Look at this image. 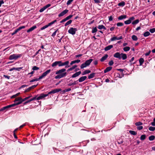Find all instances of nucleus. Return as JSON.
<instances>
[{
    "instance_id": "2",
    "label": "nucleus",
    "mask_w": 155,
    "mask_h": 155,
    "mask_svg": "<svg viewBox=\"0 0 155 155\" xmlns=\"http://www.w3.org/2000/svg\"><path fill=\"white\" fill-rule=\"evenodd\" d=\"M66 71V69L63 68L56 71L55 74L57 75L55 76V78L60 79L66 77L67 75V73L65 72Z\"/></svg>"
},
{
    "instance_id": "61",
    "label": "nucleus",
    "mask_w": 155,
    "mask_h": 155,
    "mask_svg": "<svg viewBox=\"0 0 155 155\" xmlns=\"http://www.w3.org/2000/svg\"><path fill=\"white\" fill-rule=\"evenodd\" d=\"M38 85V84H37L36 85H33V86L30 87H29L30 88V89L31 90V89H33V88L35 87Z\"/></svg>"
},
{
    "instance_id": "24",
    "label": "nucleus",
    "mask_w": 155,
    "mask_h": 155,
    "mask_svg": "<svg viewBox=\"0 0 155 155\" xmlns=\"http://www.w3.org/2000/svg\"><path fill=\"white\" fill-rule=\"evenodd\" d=\"M77 67V66L76 65H74V66H73L71 68H70L68 69L67 70L68 71H71L73 70V69Z\"/></svg>"
},
{
    "instance_id": "51",
    "label": "nucleus",
    "mask_w": 155,
    "mask_h": 155,
    "mask_svg": "<svg viewBox=\"0 0 155 155\" xmlns=\"http://www.w3.org/2000/svg\"><path fill=\"white\" fill-rule=\"evenodd\" d=\"M15 106V104H11V105H8L6 107H7V108L8 109V108H10V107H14Z\"/></svg>"
},
{
    "instance_id": "56",
    "label": "nucleus",
    "mask_w": 155,
    "mask_h": 155,
    "mask_svg": "<svg viewBox=\"0 0 155 155\" xmlns=\"http://www.w3.org/2000/svg\"><path fill=\"white\" fill-rule=\"evenodd\" d=\"M72 16H73L72 15H70L68 16L66 18H67V19H68V20L70 19H71L72 17Z\"/></svg>"
},
{
    "instance_id": "31",
    "label": "nucleus",
    "mask_w": 155,
    "mask_h": 155,
    "mask_svg": "<svg viewBox=\"0 0 155 155\" xmlns=\"http://www.w3.org/2000/svg\"><path fill=\"white\" fill-rule=\"evenodd\" d=\"M125 5V3L123 1L119 3L118 4V5L120 6L123 7Z\"/></svg>"
},
{
    "instance_id": "13",
    "label": "nucleus",
    "mask_w": 155,
    "mask_h": 155,
    "mask_svg": "<svg viewBox=\"0 0 155 155\" xmlns=\"http://www.w3.org/2000/svg\"><path fill=\"white\" fill-rule=\"evenodd\" d=\"M49 130L47 129H44L42 131V134L44 136H46L49 134Z\"/></svg>"
},
{
    "instance_id": "34",
    "label": "nucleus",
    "mask_w": 155,
    "mask_h": 155,
    "mask_svg": "<svg viewBox=\"0 0 155 155\" xmlns=\"http://www.w3.org/2000/svg\"><path fill=\"white\" fill-rule=\"evenodd\" d=\"M139 22V19H136L135 21H133L132 23V24L133 25H135L138 24Z\"/></svg>"
},
{
    "instance_id": "43",
    "label": "nucleus",
    "mask_w": 155,
    "mask_h": 155,
    "mask_svg": "<svg viewBox=\"0 0 155 155\" xmlns=\"http://www.w3.org/2000/svg\"><path fill=\"white\" fill-rule=\"evenodd\" d=\"M149 130L150 131H153L155 130V127H150L149 128Z\"/></svg>"
},
{
    "instance_id": "27",
    "label": "nucleus",
    "mask_w": 155,
    "mask_h": 155,
    "mask_svg": "<svg viewBox=\"0 0 155 155\" xmlns=\"http://www.w3.org/2000/svg\"><path fill=\"white\" fill-rule=\"evenodd\" d=\"M144 61V59L142 58H141L139 59V62L140 63V65L141 66L143 64Z\"/></svg>"
},
{
    "instance_id": "63",
    "label": "nucleus",
    "mask_w": 155,
    "mask_h": 155,
    "mask_svg": "<svg viewBox=\"0 0 155 155\" xmlns=\"http://www.w3.org/2000/svg\"><path fill=\"white\" fill-rule=\"evenodd\" d=\"M151 52V51H149L148 52H147V53H146L145 54V55L146 56H148L150 54Z\"/></svg>"
},
{
    "instance_id": "22",
    "label": "nucleus",
    "mask_w": 155,
    "mask_h": 155,
    "mask_svg": "<svg viewBox=\"0 0 155 155\" xmlns=\"http://www.w3.org/2000/svg\"><path fill=\"white\" fill-rule=\"evenodd\" d=\"M112 68L110 67H107L104 71V73H105L107 72L110 71Z\"/></svg>"
},
{
    "instance_id": "64",
    "label": "nucleus",
    "mask_w": 155,
    "mask_h": 155,
    "mask_svg": "<svg viewBox=\"0 0 155 155\" xmlns=\"http://www.w3.org/2000/svg\"><path fill=\"white\" fill-rule=\"evenodd\" d=\"M93 64L95 65H97L98 63L97 61V60H95L93 62Z\"/></svg>"
},
{
    "instance_id": "49",
    "label": "nucleus",
    "mask_w": 155,
    "mask_h": 155,
    "mask_svg": "<svg viewBox=\"0 0 155 155\" xmlns=\"http://www.w3.org/2000/svg\"><path fill=\"white\" fill-rule=\"evenodd\" d=\"M155 138V136H149V139L150 140H152Z\"/></svg>"
},
{
    "instance_id": "4",
    "label": "nucleus",
    "mask_w": 155,
    "mask_h": 155,
    "mask_svg": "<svg viewBox=\"0 0 155 155\" xmlns=\"http://www.w3.org/2000/svg\"><path fill=\"white\" fill-rule=\"evenodd\" d=\"M22 55V54H14L9 56V59L11 60H16L18 58H20Z\"/></svg>"
},
{
    "instance_id": "45",
    "label": "nucleus",
    "mask_w": 155,
    "mask_h": 155,
    "mask_svg": "<svg viewBox=\"0 0 155 155\" xmlns=\"http://www.w3.org/2000/svg\"><path fill=\"white\" fill-rule=\"evenodd\" d=\"M124 25V24L122 22H118L117 24V26H122Z\"/></svg>"
},
{
    "instance_id": "8",
    "label": "nucleus",
    "mask_w": 155,
    "mask_h": 155,
    "mask_svg": "<svg viewBox=\"0 0 155 155\" xmlns=\"http://www.w3.org/2000/svg\"><path fill=\"white\" fill-rule=\"evenodd\" d=\"M48 96V95H46V94H40V96L38 97H36V99L37 100H39L41 99H42L44 98L47 97Z\"/></svg>"
},
{
    "instance_id": "57",
    "label": "nucleus",
    "mask_w": 155,
    "mask_h": 155,
    "mask_svg": "<svg viewBox=\"0 0 155 155\" xmlns=\"http://www.w3.org/2000/svg\"><path fill=\"white\" fill-rule=\"evenodd\" d=\"M108 64L110 65H112L114 64V62L112 60H111L109 62Z\"/></svg>"
},
{
    "instance_id": "59",
    "label": "nucleus",
    "mask_w": 155,
    "mask_h": 155,
    "mask_svg": "<svg viewBox=\"0 0 155 155\" xmlns=\"http://www.w3.org/2000/svg\"><path fill=\"white\" fill-rule=\"evenodd\" d=\"M47 28H48V27L46 25L43 26L42 28H41L40 29H41V30H42L45 29Z\"/></svg>"
},
{
    "instance_id": "19",
    "label": "nucleus",
    "mask_w": 155,
    "mask_h": 155,
    "mask_svg": "<svg viewBox=\"0 0 155 155\" xmlns=\"http://www.w3.org/2000/svg\"><path fill=\"white\" fill-rule=\"evenodd\" d=\"M127 18V15H122L121 16H119L118 18V19L119 20H122L124 19H125Z\"/></svg>"
},
{
    "instance_id": "50",
    "label": "nucleus",
    "mask_w": 155,
    "mask_h": 155,
    "mask_svg": "<svg viewBox=\"0 0 155 155\" xmlns=\"http://www.w3.org/2000/svg\"><path fill=\"white\" fill-rule=\"evenodd\" d=\"M68 20L66 18V17L65 18H64L63 20H62L61 21H60V23H62L63 22H64L67 21Z\"/></svg>"
},
{
    "instance_id": "60",
    "label": "nucleus",
    "mask_w": 155,
    "mask_h": 155,
    "mask_svg": "<svg viewBox=\"0 0 155 155\" xmlns=\"http://www.w3.org/2000/svg\"><path fill=\"white\" fill-rule=\"evenodd\" d=\"M143 129V127L141 126H139L137 127V129L138 130H140Z\"/></svg>"
},
{
    "instance_id": "1",
    "label": "nucleus",
    "mask_w": 155,
    "mask_h": 155,
    "mask_svg": "<svg viewBox=\"0 0 155 155\" xmlns=\"http://www.w3.org/2000/svg\"><path fill=\"white\" fill-rule=\"evenodd\" d=\"M69 61H67L64 62H62L61 61H57L52 63L51 66L53 67H54L58 65L59 67L65 66V68H67L70 66L69 65Z\"/></svg>"
},
{
    "instance_id": "42",
    "label": "nucleus",
    "mask_w": 155,
    "mask_h": 155,
    "mask_svg": "<svg viewBox=\"0 0 155 155\" xmlns=\"http://www.w3.org/2000/svg\"><path fill=\"white\" fill-rule=\"evenodd\" d=\"M39 67H37L36 66H34L33 67L32 69L33 70V71L38 70H39Z\"/></svg>"
},
{
    "instance_id": "10",
    "label": "nucleus",
    "mask_w": 155,
    "mask_h": 155,
    "mask_svg": "<svg viewBox=\"0 0 155 155\" xmlns=\"http://www.w3.org/2000/svg\"><path fill=\"white\" fill-rule=\"evenodd\" d=\"M87 78L86 76H82L80 77L78 80L79 82L81 83L85 81Z\"/></svg>"
},
{
    "instance_id": "17",
    "label": "nucleus",
    "mask_w": 155,
    "mask_h": 155,
    "mask_svg": "<svg viewBox=\"0 0 155 155\" xmlns=\"http://www.w3.org/2000/svg\"><path fill=\"white\" fill-rule=\"evenodd\" d=\"M113 45H109L106 47L104 48V50L105 51H107L110 49L111 48H113Z\"/></svg>"
},
{
    "instance_id": "36",
    "label": "nucleus",
    "mask_w": 155,
    "mask_h": 155,
    "mask_svg": "<svg viewBox=\"0 0 155 155\" xmlns=\"http://www.w3.org/2000/svg\"><path fill=\"white\" fill-rule=\"evenodd\" d=\"M130 50V47L128 46H126L124 47L123 48V50L125 51H127Z\"/></svg>"
},
{
    "instance_id": "16",
    "label": "nucleus",
    "mask_w": 155,
    "mask_h": 155,
    "mask_svg": "<svg viewBox=\"0 0 155 155\" xmlns=\"http://www.w3.org/2000/svg\"><path fill=\"white\" fill-rule=\"evenodd\" d=\"M37 28V26L36 25H34L29 28L28 29L27 31V32H30L34 29H35V28Z\"/></svg>"
},
{
    "instance_id": "37",
    "label": "nucleus",
    "mask_w": 155,
    "mask_h": 155,
    "mask_svg": "<svg viewBox=\"0 0 155 155\" xmlns=\"http://www.w3.org/2000/svg\"><path fill=\"white\" fill-rule=\"evenodd\" d=\"M41 80V79L39 78V77L38 78H35L34 79H32V80H31V81H30V82H32L34 81H38L39 80Z\"/></svg>"
},
{
    "instance_id": "21",
    "label": "nucleus",
    "mask_w": 155,
    "mask_h": 155,
    "mask_svg": "<svg viewBox=\"0 0 155 155\" xmlns=\"http://www.w3.org/2000/svg\"><path fill=\"white\" fill-rule=\"evenodd\" d=\"M121 58H122L123 60H125L127 58V55L126 54L121 53Z\"/></svg>"
},
{
    "instance_id": "53",
    "label": "nucleus",
    "mask_w": 155,
    "mask_h": 155,
    "mask_svg": "<svg viewBox=\"0 0 155 155\" xmlns=\"http://www.w3.org/2000/svg\"><path fill=\"white\" fill-rule=\"evenodd\" d=\"M117 37H114L110 38V40L112 41H113L117 40Z\"/></svg>"
},
{
    "instance_id": "18",
    "label": "nucleus",
    "mask_w": 155,
    "mask_h": 155,
    "mask_svg": "<svg viewBox=\"0 0 155 155\" xmlns=\"http://www.w3.org/2000/svg\"><path fill=\"white\" fill-rule=\"evenodd\" d=\"M108 57V55L107 54H106L104 56L102 57L100 61L101 62H103L106 60Z\"/></svg>"
},
{
    "instance_id": "40",
    "label": "nucleus",
    "mask_w": 155,
    "mask_h": 155,
    "mask_svg": "<svg viewBox=\"0 0 155 155\" xmlns=\"http://www.w3.org/2000/svg\"><path fill=\"white\" fill-rule=\"evenodd\" d=\"M124 24L126 25H128L131 23V21L129 19L128 20L125 21L124 22Z\"/></svg>"
},
{
    "instance_id": "35",
    "label": "nucleus",
    "mask_w": 155,
    "mask_h": 155,
    "mask_svg": "<svg viewBox=\"0 0 155 155\" xmlns=\"http://www.w3.org/2000/svg\"><path fill=\"white\" fill-rule=\"evenodd\" d=\"M132 39L134 41H136L137 40L138 38L136 36L133 35L131 37Z\"/></svg>"
},
{
    "instance_id": "6",
    "label": "nucleus",
    "mask_w": 155,
    "mask_h": 155,
    "mask_svg": "<svg viewBox=\"0 0 155 155\" xmlns=\"http://www.w3.org/2000/svg\"><path fill=\"white\" fill-rule=\"evenodd\" d=\"M51 71V69L48 70L47 71L43 73L42 75L39 77V78H40L41 79H42L43 78L46 76Z\"/></svg>"
},
{
    "instance_id": "14",
    "label": "nucleus",
    "mask_w": 155,
    "mask_h": 155,
    "mask_svg": "<svg viewBox=\"0 0 155 155\" xmlns=\"http://www.w3.org/2000/svg\"><path fill=\"white\" fill-rule=\"evenodd\" d=\"M22 67H18V68H10L9 71H12L13 70H15L17 71H20L21 69H22Z\"/></svg>"
},
{
    "instance_id": "33",
    "label": "nucleus",
    "mask_w": 155,
    "mask_h": 155,
    "mask_svg": "<svg viewBox=\"0 0 155 155\" xmlns=\"http://www.w3.org/2000/svg\"><path fill=\"white\" fill-rule=\"evenodd\" d=\"M150 35V33L149 32L147 31L145 32L143 34V35L145 37H147L149 36Z\"/></svg>"
},
{
    "instance_id": "26",
    "label": "nucleus",
    "mask_w": 155,
    "mask_h": 155,
    "mask_svg": "<svg viewBox=\"0 0 155 155\" xmlns=\"http://www.w3.org/2000/svg\"><path fill=\"white\" fill-rule=\"evenodd\" d=\"M95 74V73H92L91 74L88 76V78L89 79H90L93 78L94 77Z\"/></svg>"
},
{
    "instance_id": "15",
    "label": "nucleus",
    "mask_w": 155,
    "mask_h": 155,
    "mask_svg": "<svg viewBox=\"0 0 155 155\" xmlns=\"http://www.w3.org/2000/svg\"><path fill=\"white\" fill-rule=\"evenodd\" d=\"M36 96L35 97H33L32 98H31L30 99L26 101L24 103V104H27V103H28L29 102H30L33 101L35 100H36Z\"/></svg>"
},
{
    "instance_id": "12",
    "label": "nucleus",
    "mask_w": 155,
    "mask_h": 155,
    "mask_svg": "<svg viewBox=\"0 0 155 155\" xmlns=\"http://www.w3.org/2000/svg\"><path fill=\"white\" fill-rule=\"evenodd\" d=\"M81 71L76 72L72 75L71 77L72 78H75L78 77L81 74Z\"/></svg>"
},
{
    "instance_id": "54",
    "label": "nucleus",
    "mask_w": 155,
    "mask_h": 155,
    "mask_svg": "<svg viewBox=\"0 0 155 155\" xmlns=\"http://www.w3.org/2000/svg\"><path fill=\"white\" fill-rule=\"evenodd\" d=\"M134 19H135V18L134 16L130 17L129 18V19L130 20L131 22V21H132L134 20Z\"/></svg>"
},
{
    "instance_id": "9",
    "label": "nucleus",
    "mask_w": 155,
    "mask_h": 155,
    "mask_svg": "<svg viewBox=\"0 0 155 155\" xmlns=\"http://www.w3.org/2000/svg\"><path fill=\"white\" fill-rule=\"evenodd\" d=\"M68 12V10L67 9L64 10L62 12H61L60 14H59L58 16L59 17H61L63 16L65 14H67Z\"/></svg>"
},
{
    "instance_id": "29",
    "label": "nucleus",
    "mask_w": 155,
    "mask_h": 155,
    "mask_svg": "<svg viewBox=\"0 0 155 155\" xmlns=\"http://www.w3.org/2000/svg\"><path fill=\"white\" fill-rule=\"evenodd\" d=\"M19 99H20V102H18V103H17V104H20L22 102H23L25 101V100H26L27 99L26 97L23 99H22L21 98H20Z\"/></svg>"
},
{
    "instance_id": "20",
    "label": "nucleus",
    "mask_w": 155,
    "mask_h": 155,
    "mask_svg": "<svg viewBox=\"0 0 155 155\" xmlns=\"http://www.w3.org/2000/svg\"><path fill=\"white\" fill-rule=\"evenodd\" d=\"M20 98H21V97H18L16 98L15 99V100L14 101V102H15V103L14 104H15V105H18L19 104H17V103H18V102H19L20 99H20Z\"/></svg>"
},
{
    "instance_id": "7",
    "label": "nucleus",
    "mask_w": 155,
    "mask_h": 155,
    "mask_svg": "<svg viewBox=\"0 0 155 155\" xmlns=\"http://www.w3.org/2000/svg\"><path fill=\"white\" fill-rule=\"evenodd\" d=\"M61 91V89H54L53 90L51 91L48 92V94H46V95H48H48L51 94H55V93H58L60 91Z\"/></svg>"
},
{
    "instance_id": "41",
    "label": "nucleus",
    "mask_w": 155,
    "mask_h": 155,
    "mask_svg": "<svg viewBox=\"0 0 155 155\" xmlns=\"http://www.w3.org/2000/svg\"><path fill=\"white\" fill-rule=\"evenodd\" d=\"M58 29H57L55 31H54L53 34L51 35V36L53 37H54L56 34V33L57 31H58Z\"/></svg>"
},
{
    "instance_id": "55",
    "label": "nucleus",
    "mask_w": 155,
    "mask_h": 155,
    "mask_svg": "<svg viewBox=\"0 0 155 155\" xmlns=\"http://www.w3.org/2000/svg\"><path fill=\"white\" fill-rule=\"evenodd\" d=\"M41 51V49H39V50H38V51L36 52L35 54L34 55L33 57H35L36 55H37L38 54L39 52Z\"/></svg>"
},
{
    "instance_id": "23",
    "label": "nucleus",
    "mask_w": 155,
    "mask_h": 155,
    "mask_svg": "<svg viewBox=\"0 0 155 155\" xmlns=\"http://www.w3.org/2000/svg\"><path fill=\"white\" fill-rule=\"evenodd\" d=\"M80 62V60H76L73 61L70 63V65H72L73 64H75V63H78Z\"/></svg>"
},
{
    "instance_id": "30",
    "label": "nucleus",
    "mask_w": 155,
    "mask_h": 155,
    "mask_svg": "<svg viewBox=\"0 0 155 155\" xmlns=\"http://www.w3.org/2000/svg\"><path fill=\"white\" fill-rule=\"evenodd\" d=\"M91 72V71L89 70H86L84 71L82 74V75H84L87 74H89Z\"/></svg>"
},
{
    "instance_id": "28",
    "label": "nucleus",
    "mask_w": 155,
    "mask_h": 155,
    "mask_svg": "<svg viewBox=\"0 0 155 155\" xmlns=\"http://www.w3.org/2000/svg\"><path fill=\"white\" fill-rule=\"evenodd\" d=\"M129 133L131 135H135L137 134L136 132L134 130H129Z\"/></svg>"
},
{
    "instance_id": "39",
    "label": "nucleus",
    "mask_w": 155,
    "mask_h": 155,
    "mask_svg": "<svg viewBox=\"0 0 155 155\" xmlns=\"http://www.w3.org/2000/svg\"><path fill=\"white\" fill-rule=\"evenodd\" d=\"M72 22V21L71 20H69L66 23H65V24L64 25V26H66L67 25L70 24Z\"/></svg>"
},
{
    "instance_id": "46",
    "label": "nucleus",
    "mask_w": 155,
    "mask_h": 155,
    "mask_svg": "<svg viewBox=\"0 0 155 155\" xmlns=\"http://www.w3.org/2000/svg\"><path fill=\"white\" fill-rule=\"evenodd\" d=\"M149 31L151 33H153L155 32V28L150 29L149 30Z\"/></svg>"
},
{
    "instance_id": "38",
    "label": "nucleus",
    "mask_w": 155,
    "mask_h": 155,
    "mask_svg": "<svg viewBox=\"0 0 155 155\" xmlns=\"http://www.w3.org/2000/svg\"><path fill=\"white\" fill-rule=\"evenodd\" d=\"M97 28L96 27H95L94 28H92V31H91V32L92 33H94L97 32Z\"/></svg>"
},
{
    "instance_id": "62",
    "label": "nucleus",
    "mask_w": 155,
    "mask_h": 155,
    "mask_svg": "<svg viewBox=\"0 0 155 155\" xmlns=\"http://www.w3.org/2000/svg\"><path fill=\"white\" fill-rule=\"evenodd\" d=\"M3 76L5 78H6L7 79H10V76H8V75H3Z\"/></svg>"
},
{
    "instance_id": "58",
    "label": "nucleus",
    "mask_w": 155,
    "mask_h": 155,
    "mask_svg": "<svg viewBox=\"0 0 155 155\" xmlns=\"http://www.w3.org/2000/svg\"><path fill=\"white\" fill-rule=\"evenodd\" d=\"M19 31L17 29L15 31L12 33V35H13L15 34H16L17 32H18Z\"/></svg>"
},
{
    "instance_id": "32",
    "label": "nucleus",
    "mask_w": 155,
    "mask_h": 155,
    "mask_svg": "<svg viewBox=\"0 0 155 155\" xmlns=\"http://www.w3.org/2000/svg\"><path fill=\"white\" fill-rule=\"evenodd\" d=\"M98 28L100 30L102 29H104L105 30L106 29V28L103 25H98Z\"/></svg>"
},
{
    "instance_id": "44",
    "label": "nucleus",
    "mask_w": 155,
    "mask_h": 155,
    "mask_svg": "<svg viewBox=\"0 0 155 155\" xmlns=\"http://www.w3.org/2000/svg\"><path fill=\"white\" fill-rule=\"evenodd\" d=\"M142 123L140 122H136L135 123V125L137 126H140L142 124Z\"/></svg>"
},
{
    "instance_id": "47",
    "label": "nucleus",
    "mask_w": 155,
    "mask_h": 155,
    "mask_svg": "<svg viewBox=\"0 0 155 155\" xmlns=\"http://www.w3.org/2000/svg\"><path fill=\"white\" fill-rule=\"evenodd\" d=\"M25 28V26H23L21 27H19L18 28H17L18 31H19Z\"/></svg>"
},
{
    "instance_id": "25",
    "label": "nucleus",
    "mask_w": 155,
    "mask_h": 155,
    "mask_svg": "<svg viewBox=\"0 0 155 155\" xmlns=\"http://www.w3.org/2000/svg\"><path fill=\"white\" fill-rule=\"evenodd\" d=\"M78 84V81H74V82L70 83L68 84V86H71L72 85H74Z\"/></svg>"
},
{
    "instance_id": "52",
    "label": "nucleus",
    "mask_w": 155,
    "mask_h": 155,
    "mask_svg": "<svg viewBox=\"0 0 155 155\" xmlns=\"http://www.w3.org/2000/svg\"><path fill=\"white\" fill-rule=\"evenodd\" d=\"M7 109V107H6V106H5V107L2 108L1 109H0V111H3V110H5Z\"/></svg>"
},
{
    "instance_id": "48",
    "label": "nucleus",
    "mask_w": 155,
    "mask_h": 155,
    "mask_svg": "<svg viewBox=\"0 0 155 155\" xmlns=\"http://www.w3.org/2000/svg\"><path fill=\"white\" fill-rule=\"evenodd\" d=\"M73 0H68L67 2V5H70Z\"/></svg>"
},
{
    "instance_id": "5",
    "label": "nucleus",
    "mask_w": 155,
    "mask_h": 155,
    "mask_svg": "<svg viewBox=\"0 0 155 155\" xmlns=\"http://www.w3.org/2000/svg\"><path fill=\"white\" fill-rule=\"evenodd\" d=\"M77 30L76 28H73L72 27L70 28L68 30V32L72 35H74L75 34L76 31Z\"/></svg>"
},
{
    "instance_id": "3",
    "label": "nucleus",
    "mask_w": 155,
    "mask_h": 155,
    "mask_svg": "<svg viewBox=\"0 0 155 155\" xmlns=\"http://www.w3.org/2000/svg\"><path fill=\"white\" fill-rule=\"evenodd\" d=\"M93 61V59H90L89 60H86L84 63L82 64L81 65V69H83L84 68H86L87 66H89L91 63Z\"/></svg>"
},
{
    "instance_id": "11",
    "label": "nucleus",
    "mask_w": 155,
    "mask_h": 155,
    "mask_svg": "<svg viewBox=\"0 0 155 155\" xmlns=\"http://www.w3.org/2000/svg\"><path fill=\"white\" fill-rule=\"evenodd\" d=\"M114 57L115 58L120 59L121 58V54L119 52H117L114 55Z\"/></svg>"
}]
</instances>
